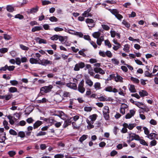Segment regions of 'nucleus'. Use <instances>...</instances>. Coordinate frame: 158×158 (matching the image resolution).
<instances>
[{"instance_id": "f257e3e1", "label": "nucleus", "mask_w": 158, "mask_h": 158, "mask_svg": "<svg viewBox=\"0 0 158 158\" xmlns=\"http://www.w3.org/2000/svg\"><path fill=\"white\" fill-rule=\"evenodd\" d=\"M53 86L52 85L44 86L41 88L40 93L42 94L45 93H47L50 92Z\"/></svg>"}, {"instance_id": "f03ea898", "label": "nucleus", "mask_w": 158, "mask_h": 158, "mask_svg": "<svg viewBox=\"0 0 158 158\" xmlns=\"http://www.w3.org/2000/svg\"><path fill=\"white\" fill-rule=\"evenodd\" d=\"M40 60L39 64L44 66H46L47 65H50L52 64V61L48 60L47 59L44 58L41 60Z\"/></svg>"}, {"instance_id": "7ed1b4c3", "label": "nucleus", "mask_w": 158, "mask_h": 158, "mask_svg": "<svg viewBox=\"0 0 158 158\" xmlns=\"http://www.w3.org/2000/svg\"><path fill=\"white\" fill-rule=\"evenodd\" d=\"M85 21L87 24L90 25H88V27H89V29H91L90 27L92 28L94 27L95 23L94 20L92 19L87 18L86 19Z\"/></svg>"}, {"instance_id": "20e7f679", "label": "nucleus", "mask_w": 158, "mask_h": 158, "mask_svg": "<svg viewBox=\"0 0 158 158\" xmlns=\"http://www.w3.org/2000/svg\"><path fill=\"white\" fill-rule=\"evenodd\" d=\"M60 91H59L57 92L55 95V101L58 102H60L62 100V97L58 93L59 92H60Z\"/></svg>"}, {"instance_id": "39448f33", "label": "nucleus", "mask_w": 158, "mask_h": 158, "mask_svg": "<svg viewBox=\"0 0 158 158\" xmlns=\"http://www.w3.org/2000/svg\"><path fill=\"white\" fill-rule=\"evenodd\" d=\"M35 40L36 41V43L39 44H47V40L44 39H42L39 37H36L35 38Z\"/></svg>"}, {"instance_id": "423d86ee", "label": "nucleus", "mask_w": 158, "mask_h": 158, "mask_svg": "<svg viewBox=\"0 0 158 158\" xmlns=\"http://www.w3.org/2000/svg\"><path fill=\"white\" fill-rule=\"evenodd\" d=\"M80 38H83L85 40L89 42L91 40L90 37L89 35H84L82 33L80 32Z\"/></svg>"}, {"instance_id": "0eeeda50", "label": "nucleus", "mask_w": 158, "mask_h": 158, "mask_svg": "<svg viewBox=\"0 0 158 158\" xmlns=\"http://www.w3.org/2000/svg\"><path fill=\"white\" fill-rule=\"evenodd\" d=\"M139 93L140 97L147 96L148 95V93L147 92L144 90H141L139 92Z\"/></svg>"}, {"instance_id": "6e6552de", "label": "nucleus", "mask_w": 158, "mask_h": 158, "mask_svg": "<svg viewBox=\"0 0 158 158\" xmlns=\"http://www.w3.org/2000/svg\"><path fill=\"white\" fill-rule=\"evenodd\" d=\"M72 121H73V118H70L68 119L65 120L64 124V127H66L68 125H70Z\"/></svg>"}, {"instance_id": "1a4fd4ad", "label": "nucleus", "mask_w": 158, "mask_h": 158, "mask_svg": "<svg viewBox=\"0 0 158 158\" xmlns=\"http://www.w3.org/2000/svg\"><path fill=\"white\" fill-rule=\"evenodd\" d=\"M96 39H97L96 41L97 44L99 46H100L102 42L104 41L103 36H101L100 37H98Z\"/></svg>"}, {"instance_id": "9d476101", "label": "nucleus", "mask_w": 158, "mask_h": 158, "mask_svg": "<svg viewBox=\"0 0 158 158\" xmlns=\"http://www.w3.org/2000/svg\"><path fill=\"white\" fill-rule=\"evenodd\" d=\"M66 85L68 87L74 89H77V85L75 83H68L66 84Z\"/></svg>"}, {"instance_id": "9b49d317", "label": "nucleus", "mask_w": 158, "mask_h": 158, "mask_svg": "<svg viewBox=\"0 0 158 158\" xmlns=\"http://www.w3.org/2000/svg\"><path fill=\"white\" fill-rule=\"evenodd\" d=\"M123 78L118 73H116V76L115 78V81L116 82L120 81L121 82H123Z\"/></svg>"}, {"instance_id": "f8f14e48", "label": "nucleus", "mask_w": 158, "mask_h": 158, "mask_svg": "<svg viewBox=\"0 0 158 158\" xmlns=\"http://www.w3.org/2000/svg\"><path fill=\"white\" fill-rule=\"evenodd\" d=\"M40 59H38L37 58L35 59L34 58H31L30 59L29 61L32 64H39Z\"/></svg>"}, {"instance_id": "ddd939ff", "label": "nucleus", "mask_w": 158, "mask_h": 158, "mask_svg": "<svg viewBox=\"0 0 158 158\" xmlns=\"http://www.w3.org/2000/svg\"><path fill=\"white\" fill-rule=\"evenodd\" d=\"M109 11L112 14L114 15L115 16L119 13V12L118 10L116 9H109Z\"/></svg>"}, {"instance_id": "4468645a", "label": "nucleus", "mask_w": 158, "mask_h": 158, "mask_svg": "<svg viewBox=\"0 0 158 158\" xmlns=\"http://www.w3.org/2000/svg\"><path fill=\"white\" fill-rule=\"evenodd\" d=\"M42 123L41 121L38 120L36 122L33 124V128L34 129L37 128L38 127L40 126Z\"/></svg>"}, {"instance_id": "2eb2a0df", "label": "nucleus", "mask_w": 158, "mask_h": 158, "mask_svg": "<svg viewBox=\"0 0 158 158\" xmlns=\"http://www.w3.org/2000/svg\"><path fill=\"white\" fill-rule=\"evenodd\" d=\"M157 135V134H156L155 133H151L148 135L146 136V137L151 140H152L154 139V136Z\"/></svg>"}, {"instance_id": "dca6fc26", "label": "nucleus", "mask_w": 158, "mask_h": 158, "mask_svg": "<svg viewBox=\"0 0 158 158\" xmlns=\"http://www.w3.org/2000/svg\"><path fill=\"white\" fill-rule=\"evenodd\" d=\"M91 10V8L90 7L88 8L85 11L84 13L82 14V15L85 17H87V15L90 12Z\"/></svg>"}, {"instance_id": "f3484780", "label": "nucleus", "mask_w": 158, "mask_h": 158, "mask_svg": "<svg viewBox=\"0 0 158 158\" xmlns=\"http://www.w3.org/2000/svg\"><path fill=\"white\" fill-rule=\"evenodd\" d=\"M6 9L8 11L10 12H13L15 10L14 7L11 5H7Z\"/></svg>"}, {"instance_id": "a211bd4d", "label": "nucleus", "mask_w": 158, "mask_h": 158, "mask_svg": "<svg viewBox=\"0 0 158 158\" xmlns=\"http://www.w3.org/2000/svg\"><path fill=\"white\" fill-rule=\"evenodd\" d=\"M130 85V87L129 88V90L131 93H135L136 92V90L135 88V86L133 85Z\"/></svg>"}, {"instance_id": "6ab92c4d", "label": "nucleus", "mask_w": 158, "mask_h": 158, "mask_svg": "<svg viewBox=\"0 0 158 158\" xmlns=\"http://www.w3.org/2000/svg\"><path fill=\"white\" fill-rule=\"evenodd\" d=\"M42 27L41 26H35L32 29L31 31L33 32H35L36 31L42 30Z\"/></svg>"}, {"instance_id": "aec40b11", "label": "nucleus", "mask_w": 158, "mask_h": 158, "mask_svg": "<svg viewBox=\"0 0 158 158\" xmlns=\"http://www.w3.org/2000/svg\"><path fill=\"white\" fill-rule=\"evenodd\" d=\"M130 79L134 83L139 84V80L136 78H135L133 77H131Z\"/></svg>"}, {"instance_id": "412c9836", "label": "nucleus", "mask_w": 158, "mask_h": 158, "mask_svg": "<svg viewBox=\"0 0 158 158\" xmlns=\"http://www.w3.org/2000/svg\"><path fill=\"white\" fill-rule=\"evenodd\" d=\"M55 84L57 85V86L60 88H61L62 86L64 84V82L61 81H56V82Z\"/></svg>"}, {"instance_id": "4be33fe9", "label": "nucleus", "mask_w": 158, "mask_h": 158, "mask_svg": "<svg viewBox=\"0 0 158 158\" xmlns=\"http://www.w3.org/2000/svg\"><path fill=\"white\" fill-rule=\"evenodd\" d=\"M101 33L99 31H97L94 32L92 34V36L94 38H97L98 37H100Z\"/></svg>"}, {"instance_id": "5701e85b", "label": "nucleus", "mask_w": 158, "mask_h": 158, "mask_svg": "<svg viewBox=\"0 0 158 158\" xmlns=\"http://www.w3.org/2000/svg\"><path fill=\"white\" fill-rule=\"evenodd\" d=\"M102 112L103 117L106 120H108L110 118V115L109 114V113L106 112L104 111H103Z\"/></svg>"}, {"instance_id": "b1692460", "label": "nucleus", "mask_w": 158, "mask_h": 158, "mask_svg": "<svg viewBox=\"0 0 158 158\" xmlns=\"http://www.w3.org/2000/svg\"><path fill=\"white\" fill-rule=\"evenodd\" d=\"M88 137L87 135H83L80 138V142L82 143Z\"/></svg>"}, {"instance_id": "393cba45", "label": "nucleus", "mask_w": 158, "mask_h": 158, "mask_svg": "<svg viewBox=\"0 0 158 158\" xmlns=\"http://www.w3.org/2000/svg\"><path fill=\"white\" fill-rule=\"evenodd\" d=\"M94 87L96 90L100 89L101 88V84L99 82H96L94 84Z\"/></svg>"}, {"instance_id": "a878e982", "label": "nucleus", "mask_w": 158, "mask_h": 158, "mask_svg": "<svg viewBox=\"0 0 158 158\" xmlns=\"http://www.w3.org/2000/svg\"><path fill=\"white\" fill-rule=\"evenodd\" d=\"M46 122L48 123H50L51 124H54L56 121L52 117H50L48 118H47Z\"/></svg>"}, {"instance_id": "bb28decb", "label": "nucleus", "mask_w": 158, "mask_h": 158, "mask_svg": "<svg viewBox=\"0 0 158 158\" xmlns=\"http://www.w3.org/2000/svg\"><path fill=\"white\" fill-rule=\"evenodd\" d=\"M7 117L9 120V123L10 124L13 125L14 124L15 122L13 120V117L9 115L7 116Z\"/></svg>"}, {"instance_id": "cd10ccee", "label": "nucleus", "mask_w": 158, "mask_h": 158, "mask_svg": "<svg viewBox=\"0 0 158 158\" xmlns=\"http://www.w3.org/2000/svg\"><path fill=\"white\" fill-rule=\"evenodd\" d=\"M98 117V115L96 114H94L92 115H90L89 117V118L91 120H94L95 121Z\"/></svg>"}, {"instance_id": "c85d7f7f", "label": "nucleus", "mask_w": 158, "mask_h": 158, "mask_svg": "<svg viewBox=\"0 0 158 158\" xmlns=\"http://www.w3.org/2000/svg\"><path fill=\"white\" fill-rule=\"evenodd\" d=\"M122 23L127 28H129L130 26V24L125 20L123 21Z\"/></svg>"}, {"instance_id": "c756f323", "label": "nucleus", "mask_w": 158, "mask_h": 158, "mask_svg": "<svg viewBox=\"0 0 158 158\" xmlns=\"http://www.w3.org/2000/svg\"><path fill=\"white\" fill-rule=\"evenodd\" d=\"M67 39V37L66 36L63 37L60 35H59L58 38L59 41H60L62 44L63 43L64 41H65V40H66Z\"/></svg>"}, {"instance_id": "7c9ffc66", "label": "nucleus", "mask_w": 158, "mask_h": 158, "mask_svg": "<svg viewBox=\"0 0 158 158\" xmlns=\"http://www.w3.org/2000/svg\"><path fill=\"white\" fill-rule=\"evenodd\" d=\"M113 87L112 86H108L106 87L104 89V90L109 92H111V91L112 90Z\"/></svg>"}, {"instance_id": "2f4dec72", "label": "nucleus", "mask_w": 158, "mask_h": 158, "mask_svg": "<svg viewBox=\"0 0 158 158\" xmlns=\"http://www.w3.org/2000/svg\"><path fill=\"white\" fill-rule=\"evenodd\" d=\"M9 91L11 93L16 92L17 91V89L16 87H11L9 88Z\"/></svg>"}, {"instance_id": "473e14b6", "label": "nucleus", "mask_w": 158, "mask_h": 158, "mask_svg": "<svg viewBox=\"0 0 158 158\" xmlns=\"http://www.w3.org/2000/svg\"><path fill=\"white\" fill-rule=\"evenodd\" d=\"M85 82L90 87L92 86L93 85V81L90 79H87L85 81Z\"/></svg>"}, {"instance_id": "72a5a7b5", "label": "nucleus", "mask_w": 158, "mask_h": 158, "mask_svg": "<svg viewBox=\"0 0 158 158\" xmlns=\"http://www.w3.org/2000/svg\"><path fill=\"white\" fill-rule=\"evenodd\" d=\"M39 7L36 6L35 8H33L30 10V12L31 13L36 12L38 10Z\"/></svg>"}, {"instance_id": "f704fd0d", "label": "nucleus", "mask_w": 158, "mask_h": 158, "mask_svg": "<svg viewBox=\"0 0 158 158\" xmlns=\"http://www.w3.org/2000/svg\"><path fill=\"white\" fill-rule=\"evenodd\" d=\"M140 144L143 146H148V143L143 139H140L139 141Z\"/></svg>"}, {"instance_id": "c9c22d12", "label": "nucleus", "mask_w": 158, "mask_h": 158, "mask_svg": "<svg viewBox=\"0 0 158 158\" xmlns=\"http://www.w3.org/2000/svg\"><path fill=\"white\" fill-rule=\"evenodd\" d=\"M105 44L106 46H107L109 48H110L111 47V45L109 40H108L107 39L104 41Z\"/></svg>"}, {"instance_id": "e433bc0d", "label": "nucleus", "mask_w": 158, "mask_h": 158, "mask_svg": "<svg viewBox=\"0 0 158 158\" xmlns=\"http://www.w3.org/2000/svg\"><path fill=\"white\" fill-rule=\"evenodd\" d=\"M136 124L134 123H129L128 125V128L130 130H132L136 126Z\"/></svg>"}, {"instance_id": "4c0bfd02", "label": "nucleus", "mask_w": 158, "mask_h": 158, "mask_svg": "<svg viewBox=\"0 0 158 158\" xmlns=\"http://www.w3.org/2000/svg\"><path fill=\"white\" fill-rule=\"evenodd\" d=\"M8 154L10 157H13L16 154V152L14 151H10L8 152Z\"/></svg>"}, {"instance_id": "58836bf2", "label": "nucleus", "mask_w": 158, "mask_h": 158, "mask_svg": "<svg viewBox=\"0 0 158 158\" xmlns=\"http://www.w3.org/2000/svg\"><path fill=\"white\" fill-rule=\"evenodd\" d=\"M106 56L109 58L112 57L113 55L112 53L110 51L107 50L106 52Z\"/></svg>"}, {"instance_id": "ea45409f", "label": "nucleus", "mask_w": 158, "mask_h": 158, "mask_svg": "<svg viewBox=\"0 0 158 158\" xmlns=\"http://www.w3.org/2000/svg\"><path fill=\"white\" fill-rule=\"evenodd\" d=\"M129 49V45L128 44H126L124 45L123 50L125 52H128L130 51Z\"/></svg>"}, {"instance_id": "a19ab883", "label": "nucleus", "mask_w": 158, "mask_h": 158, "mask_svg": "<svg viewBox=\"0 0 158 158\" xmlns=\"http://www.w3.org/2000/svg\"><path fill=\"white\" fill-rule=\"evenodd\" d=\"M152 140L150 142V147L155 146L157 143V141L155 139H154Z\"/></svg>"}, {"instance_id": "79ce46f5", "label": "nucleus", "mask_w": 158, "mask_h": 158, "mask_svg": "<svg viewBox=\"0 0 158 158\" xmlns=\"http://www.w3.org/2000/svg\"><path fill=\"white\" fill-rule=\"evenodd\" d=\"M111 60L112 62L116 65H118L119 63V61L116 58H112Z\"/></svg>"}, {"instance_id": "37998d69", "label": "nucleus", "mask_w": 158, "mask_h": 158, "mask_svg": "<svg viewBox=\"0 0 158 158\" xmlns=\"http://www.w3.org/2000/svg\"><path fill=\"white\" fill-rule=\"evenodd\" d=\"M143 129L144 130V133L145 135H148L150 134L149 131L148 129V128H147L146 127H143Z\"/></svg>"}, {"instance_id": "c03bdc74", "label": "nucleus", "mask_w": 158, "mask_h": 158, "mask_svg": "<svg viewBox=\"0 0 158 158\" xmlns=\"http://www.w3.org/2000/svg\"><path fill=\"white\" fill-rule=\"evenodd\" d=\"M4 38L5 40H9L11 39V36L7 34H4Z\"/></svg>"}, {"instance_id": "a18cd8bd", "label": "nucleus", "mask_w": 158, "mask_h": 158, "mask_svg": "<svg viewBox=\"0 0 158 158\" xmlns=\"http://www.w3.org/2000/svg\"><path fill=\"white\" fill-rule=\"evenodd\" d=\"M15 63L18 65H20L21 63V59L19 57H16L15 58Z\"/></svg>"}, {"instance_id": "49530a36", "label": "nucleus", "mask_w": 158, "mask_h": 158, "mask_svg": "<svg viewBox=\"0 0 158 158\" xmlns=\"http://www.w3.org/2000/svg\"><path fill=\"white\" fill-rule=\"evenodd\" d=\"M92 109V108L91 106H85L84 108V110L85 111L90 112Z\"/></svg>"}, {"instance_id": "de8ad7c7", "label": "nucleus", "mask_w": 158, "mask_h": 158, "mask_svg": "<svg viewBox=\"0 0 158 158\" xmlns=\"http://www.w3.org/2000/svg\"><path fill=\"white\" fill-rule=\"evenodd\" d=\"M111 36L112 38H114L116 36L117 32L114 30H111L110 31Z\"/></svg>"}, {"instance_id": "09e8293b", "label": "nucleus", "mask_w": 158, "mask_h": 158, "mask_svg": "<svg viewBox=\"0 0 158 158\" xmlns=\"http://www.w3.org/2000/svg\"><path fill=\"white\" fill-rule=\"evenodd\" d=\"M15 18L19 19H22L24 18V16L22 15L18 14L15 16Z\"/></svg>"}, {"instance_id": "8fccbe9b", "label": "nucleus", "mask_w": 158, "mask_h": 158, "mask_svg": "<svg viewBox=\"0 0 158 158\" xmlns=\"http://www.w3.org/2000/svg\"><path fill=\"white\" fill-rule=\"evenodd\" d=\"M49 19L51 22H56L58 21L57 19L54 16L49 18Z\"/></svg>"}, {"instance_id": "3c124183", "label": "nucleus", "mask_w": 158, "mask_h": 158, "mask_svg": "<svg viewBox=\"0 0 158 158\" xmlns=\"http://www.w3.org/2000/svg\"><path fill=\"white\" fill-rule=\"evenodd\" d=\"M18 136L21 138H24L25 136V133L23 131H19L18 133Z\"/></svg>"}, {"instance_id": "603ef678", "label": "nucleus", "mask_w": 158, "mask_h": 158, "mask_svg": "<svg viewBox=\"0 0 158 158\" xmlns=\"http://www.w3.org/2000/svg\"><path fill=\"white\" fill-rule=\"evenodd\" d=\"M46 134V133L45 132L40 131L36 134V136H40L44 135Z\"/></svg>"}, {"instance_id": "864d4df0", "label": "nucleus", "mask_w": 158, "mask_h": 158, "mask_svg": "<svg viewBox=\"0 0 158 158\" xmlns=\"http://www.w3.org/2000/svg\"><path fill=\"white\" fill-rule=\"evenodd\" d=\"M102 26L103 29L106 31H108L110 29V27L106 25L102 24Z\"/></svg>"}, {"instance_id": "5fc2aeb1", "label": "nucleus", "mask_w": 158, "mask_h": 158, "mask_svg": "<svg viewBox=\"0 0 158 158\" xmlns=\"http://www.w3.org/2000/svg\"><path fill=\"white\" fill-rule=\"evenodd\" d=\"M59 35H56L52 36L50 39L51 40H56L58 39Z\"/></svg>"}, {"instance_id": "6e6d98bb", "label": "nucleus", "mask_w": 158, "mask_h": 158, "mask_svg": "<svg viewBox=\"0 0 158 158\" xmlns=\"http://www.w3.org/2000/svg\"><path fill=\"white\" fill-rule=\"evenodd\" d=\"M20 48L22 50L25 51H27L29 48L23 44H20Z\"/></svg>"}, {"instance_id": "4d7b16f0", "label": "nucleus", "mask_w": 158, "mask_h": 158, "mask_svg": "<svg viewBox=\"0 0 158 158\" xmlns=\"http://www.w3.org/2000/svg\"><path fill=\"white\" fill-rule=\"evenodd\" d=\"M64 156V155L63 154H59L55 155L54 157V158H63Z\"/></svg>"}, {"instance_id": "13d9d810", "label": "nucleus", "mask_w": 158, "mask_h": 158, "mask_svg": "<svg viewBox=\"0 0 158 158\" xmlns=\"http://www.w3.org/2000/svg\"><path fill=\"white\" fill-rule=\"evenodd\" d=\"M90 44L93 47L94 49H96L97 48V45L95 42L91 40L89 42Z\"/></svg>"}, {"instance_id": "bf43d9fd", "label": "nucleus", "mask_w": 158, "mask_h": 158, "mask_svg": "<svg viewBox=\"0 0 158 158\" xmlns=\"http://www.w3.org/2000/svg\"><path fill=\"white\" fill-rule=\"evenodd\" d=\"M99 54L100 56L102 57H106V53L104 51H102L101 50L99 51Z\"/></svg>"}, {"instance_id": "052dcab7", "label": "nucleus", "mask_w": 158, "mask_h": 158, "mask_svg": "<svg viewBox=\"0 0 158 158\" xmlns=\"http://www.w3.org/2000/svg\"><path fill=\"white\" fill-rule=\"evenodd\" d=\"M10 83L13 85H16L18 84V82L16 80H11L10 81Z\"/></svg>"}, {"instance_id": "680f3d73", "label": "nucleus", "mask_w": 158, "mask_h": 158, "mask_svg": "<svg viewBox=\"0 0 158 158\" xmlns=\"http://www.w3.org/2000/svg\"><path fill=\"white\" fill-rule=\"evenodd\" d=\"M135 63L139 65H144V64H143L142 62L139 60L138 59H135Z\"/></svg>"}, {"instance_id": "e2e57ef3", "label": "nucleus", "mask_w": 158, "mask_h": 158, "mask_svg": "<svg viewBox=\"0 0 158 158\" xmlns=\"http://www.w3.org/2000/svg\"><path fill=\"white\" fill-rule=\"evenodd\" d=\"M136 16V14L135 12L132 11L131 14L128 15V17L129 18H134Z\"/></svg>"}, {"instance_id": "0e129e2a", "label": "nucleus", "mask_w": 158, "mask_h": 158, "mask_svg": "<svg viewBox=\"0 0 158 158\" xmlns=\"http://www.w3.org/2000/svg\"><path fill=\"white\" fill-rule=\"evenodd\" d=\"M115 17L118 20L121 21L122 19L123 18V16L122 15L118 13V15L115 16Z\"/></svg>"}, {"instance_id": "69168bd1", "label": "nucleus", "mask_w": 158, "mask_h": 158, "mask_svg": "<svg viewBox=\"0 0 158 158\" xmlns=\"http://www.w3.org/2000/svg\"><path fill=\"white\" fill-rule=\"evenodd\" d=\"M12 95L11 94H9L8 95H5V98L6 100H8L12 97Z\"/></svg>"}, {"instance_id": "338daca9", "label": "nucleus", "mask_w": 158, "mask_h": 158, "mask_svg": "<svg viewBox=\"0 0 158 158\" xmlns=\"http://www.w3.org/2000/svg\"><path fill=\"white\" fill-rule=\"evenodd\" d=\"M149 123L150 124L155 125H156L157 123L156 120L153 119H152L150 121Z\"/></svg>"}, {"instance_id": "774afa93", "label": "nucleus", "mask_w": 158, "mask_h": 158, "mask_svg": "<svg viewBox=\"0 0 158 158\" xmlns=\"http://www.w3.org/2000/svg\"><path fill=\"white\" fill-rule=\"evenodd\" d=\"M10 134L12 135H17V133L13 129H10L9 131Z\"/></svg>"}]
</instances>
